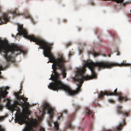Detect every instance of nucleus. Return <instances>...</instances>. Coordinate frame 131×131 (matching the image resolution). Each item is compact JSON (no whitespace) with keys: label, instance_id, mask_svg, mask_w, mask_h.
Wrapping results in <instances>:
<instances>
[{"label":"nucleus","instance_id":"obj_12","mask_svg":"<svg viewBox=\"0 0 131 131\" xmlns=\"http://www.w3.org/2000/svg\"><path fill=\"white\" fill-rule=\"evenodd\" d=\"M21 93V92L20 91L14 93V95L16 97L17 99L19 100H22L24 102L27 101L28 100V98H25L23 95L22 96L20 95H19Z\"/></svg>","mask_w":131,"mask_h":131},{"label":"nucleus","instance_id":"obj_36","mask_svg":"<svg viewBox=\"0 0 131 131\" xmlns=\"http://www.w3.org/2000/svg\"><path fill=\"white\" fill-rule=\"evenodd\" d=\"M88 53H89V54H90V53H91V52H89Z\"/></svg>","mask_w":131,"mask_h":131},{"label":"nucleus","instance_id":"obj_3","mask_svg":"<svg viewBox=\"0 0 131 131\" xmlns=\"http://www.w3.org/2000/svg\"><path fill=\"white\" fill-rule=\"evenodd\" d=\"M18 30L19 33L17 34L20 36L23 35L24 37L30 40V41H32L36 43L40 39L36 37L34 35H28L27 31L23 29L22 25H18Z\"/></svg>","mask_w":131,"mask_h":131},{"label":"nucleus","instance_id":"obj_13","mask_svg":"<svg viewBox=\"0 0 131 131\" xmlns=\"http://www.w3.org/2000/svg\"><path fill=\"white\" fill-rule=\"evenodd\" d=\"M126 123L125 120H124L123 123H120L117 127L114 128L113 129L114 130L116 131H119L121 130L122 129L123 127L124 126Z\"/></svg>","mask_w":131,"mask_h":131},{"label":"nucleus","instance_id":"obj_16","mask_svg":"<svg viewBox=\"0 0 131 131\" xmlns=\"http://www.w3.org/2000/svg\"><path fill=\"white\" fill-rule=\"evenodd\" d=\"M85 115H87L88 116H89L92 113V112H91L90 110L89 109L87 108L86 109L85 111Z\"/></svg>","mask_w":131,"mask_h":131},{"label":"nucleus","instance_id":"obj_27","mask_svg":"<svg viewBox=\"0 0 131 131\" xmlns=\"http://www.w3.org/2000/svg\"><path fill=\"white\" fill-rule=\"evenodd\" d=\"M83 51V50L82 49V50H79V53L80 54H81V53H82V52Z\"/></svg>","mask_w":131,"mask_h":131},{"label":"nucleus","instance_id":"obj_8","mask_svg":"<svg viewBox=\"0 0 131 131\" xmlns=\"http://www.w3.org/2000/svg\"><path fill=\"white\" fill-rule=\"evenodd\" d=\"M63 63L61 64L59 66H58L57 68L56 69L60 70L61 71L62 74L63 78H65L66 77L67 73L66 72V69L64 65V63Z\"/></svg>","mask_w":131,"mask_h":131},{"label":"nucleus","instance_id":"obj_30","mask_svg":"<svg viewBox=\"0 0 131 131\" xmlns=\"http://www.w3.org/2000/svg\"><path fill=\"white\" fill-rule=\"evenodd\" d=\"M2 108V106L1 105H0V109L1 110Z\"/></svg>","mask_w":131,"mask_h":131},{"label":"nucleus","instance_id":"obj_21","mask_svg":"<svg viewBox=\"0 0 131 131\" xmlns=\"http://www.w3.org/2000/svg\"><path fill=\"white\" fill-rule=\"evenodd\" d=\"M108 101L110 103H114L115 102V101L113 100L112 99H109L108 100Z\"/></svg>","mask_w":131,"mask_h":131},{"label":"nucleus","instance_id":"obj_32","mask_svg":"<svg viewBox=\"0 0 131 131\" xmlns=\"http://www.w3.org/2000/svg\"><path fill=\"white\" fill-rule=\"evenodd\" d=\"M63 21L64 22H66L67 21V20L66 19H64L63 20Z\"/></svg>","mask_w":131,"mask_h":131},{"label":"nucleus","instance_id":"obj_2","mask_svg":"<svg viewBox=\"0 0 131 131\" xmlns=\"http://www.w3.org/2000/svg\"><path fill=\"white\" fill-rule=\"evenodd\" d=\"M16 121L20 124L24 123L26 124V126L23 131H35L33 129L34 128L36 127L38 123L36 119H31L28 117H26L23 115L19 116L16 118ZM39 131H45L43 127H41Z\"/></svg>","mask_w":131,"mask_h":131},{"label":"nucleus","instance_id":"obj_14","mask_svg":"<svg viewBox=\"0 0 131 131\" xmlns=\"http://www.w3.org/2000/svg\"><path fill=\"white\" fill-rule=\"evenodd\" d=\"M0 90H1V93H0L1 94V96H0V100H1L2 99V97L3 98L6 97L8 94V92L6 90H5L3 91L2 90H3V88H0Z\"/></svg>","mask_w":131,"mask_h":131},{"label":"nucleus","instance_id":"obj_24","mask_svg":"<svg viewBox=\"0 0 131 131\" xmlns=\"http://www.w3.org/2000/svg\"><path fill=\"white\" fill-rule=\"evenodd\" d=\"M68 113V111L67 110H64L62 112V113H64L66 114H67Z\"/></svg>","mask_w":131,"mask_h":131},{"label":"nucleus","instance_id":"obj_31","mask_svg":"<svg viewBox=\"0 0 131 131\" xmlns=\"http://www.w3.org/2000/svg\"><path fill=\"white\" fill-rule=\"evenodd\" d=\"M71 55H72V54H71V53L70 52H69V56L70 57Z\"/></svg>","mask_w":131,"mask_h":131},{"label":"nucleus","instance_id":"obj_34","mask_svg":"<svg viewBox=\"0 0 131 131\" xmlns=\"http://www.w3.org/2000/svg\"><path fill=\"white\" fill-rule=\"evenodd\" d=\"M108 55L109 57H110L111 56V54H108Z\"/></svg>","mask_w":131,"mask_h":131},{"label":"nucleus","instance_id":"obj_1","mask_svg":"<svg viewBox=\"0 0 131 131\" xmlns=\"http://www.w3.org/2000/svg\"><path fill=\"white\" fill-rule=\"evenodd\" d=\"M35 44L39 45L41 48L44 50L43 54L45 57H48L49 59V61L47 63L50 62L53 63L52 65L53 72L50 79L53 80L54 82L50 83L48 86L49 89L52 90L58 91L62 89L68 92L70 95H74L81 91V88L83 82V80H89L96 77L97 75L95 71V67H97L99 70L103 69V61L96 62L95 63L88 62L82 68H78L75 76L73 78L74 82H78L77 83L78 87L76 90L73 91L69 86L62 83L59 78L60 74L57 72L56 68L62 63L68 62L63 54H59L58 57L55 59L51 51L53 44L49 43L41 39Z\"/></svg>","mask_w":131,"mask_h":131},{"label":"nucleus","instance_id":"obj_20","mask_svg":"<svg viewBox=\"0 0 131 131\" xmlns=\"http://www.w3.org/2000/svg\"><path fill=\"white\" fill-rule=\"evenodd\" d=\"M72 43L71 42H69V43H67L66 44V48L68 47L69 46H70L71 45Z\"/></svg>","mask_w":131,"mask_h":131},{"label":"nucleus","instance_id":"obj_10","mask_svg":"<svg viewBox=\"0 0 131 131\" xmlns=\"http://www.w3.org/2000/svg\"><path fill=\"white\" fill-rule=\"evenodd\" d=\"M122 107L121 106H118L117 109V112L118 114H122L123 116H125L126 117H128V113L130 112L129 111L128 112L126 111H122Z\"/></svg>","mask_w":131,"mask_h":131},{"label":"nucleus","instance_id":"obj_35","mask_svg":"<svg viewBox=\"0 0 131 131\" xmlns=\"http://www.w3.org/2000/svg\"><path fill=\"white\" fill-rule=\"evenodd\" d=\"M86 45V43H84V46H85V45Z\"/></svg>","mask_w":131,"mask_h":131},{"label":"nucleus","instance_id":"obj_18","mask_svg":"<svg viewBox=\"0 0 131 131\" xmlns=\"http://www.w3.org/2000/svg\"><path fill=\"white\" fill-rule=\"evenodd\" d=\"M24 113L26 115H30V112L27 109H25L24 111Z\"/></svg>","mask_w":131,"mask_h":131},{"label":"nucleus","instance_id":"obj_7","mask_svg":"<svg viewBox=\"0 0 131 131\" xmlns=\"http://www.w3.org/2000/svg\"><path fill=\"white\" fill-rule=\"evenodd\" d=\"M75 117V115L73 114L69 115L68 117L69 122L67 124L66 127L71 129H73L75 128L74 126L72 125L71 123V122L74 119Z\"/></svg>","mask_w":131,"mask_h":131},{"label":"nucleus","instance_id":"obj_11","mask_svg":"<svg viewBox=\"0 0 131 131\" xmlns=\"http://www.w3.org/2000/svg\"><path fill=\"white\" fill-rule=\"evenodd\" d=\"M19 103L17 101H15L13 104L8 105V106L13 111L16 110L18 111L20 110L19 107L17 105H19Z\"/></svg>","mask_w":131,"mask_h":131},{"label":"nucleus","instance_id":"obj_23","mask_svg":"<svg viewBox=\"0 0 131 131\" xmlns=\"http://www.w3.org/2000/svg\"><path fill=\"white\" fill-rule=\"evenodd\" d=\"M80 108V106L79 105H77L76 107V110H77Z\"/></svg>","mask_w":131,"mask_h":131},{"label":"nucleus","instance_id":"obj_5","mask_svg":"<svg viewBox=\"0 0 131 131\" xmlns=\"http://www.w3.org/2000/svg\"><path fill=\"white\" fill-rule=\"evenodd\" d=\"M44 108L45 110H48V113L50 115L49 120L48 121V123L49 125L51 126L52 122V117L54 113L53 109L49 105L47 104L45 105Z\"/></svg>","mask_w":131,"mask_h":131},{"label":"nucleus","instance_id":"obj_25","mask_svg":"<svg viewBox=\"0 0 131 131\" xmlns=\"http://www.w3.org/2000/svg\"><path fill=\"white\" fill-rule=\"evenodd\" d=\"M94 56H97L99 55V54L98 53H96V52L94 53Z\"/></svg>","mask_w":131,"mask_h":131},{"label":"nucleus","instance_id":"obj_29","mask_svg":"<svg viewBox=\"0 0 131 131\" xmlns=\"http://www.w3.org/2000/svg\"><path fill=\"white\" fill-rule=\"evenodd\" d=\"M9 88L8 86H7L6 87V89H7V90H8V89H9Z\"/></svg>","mask_w":131,"mask_h":131},{"label":"nucleus","instance_id":"obj_17","mask_svg":"<svg viewBox=\"0 0 131 131\" xmlns=\"http://www.w3.org/2000/svg\"><path fill=\"white\" fill-rule=\"evenodd\" d=\"M5 118V117L4 116L0 117V121L4 119ZM0 131H5V129L3 128L0 125Z\"/></svg>","mask_w":131,"mask_h":131},{"label":"nucleus","instance_id":"obj_33","mask_svg":"<svg viewBox=\"0 0 131 131\" xmlns=\"http://www.w3.org/2000/svg\"><path fill=\"white\" fill-rule=\"evenodd\" d=\"M105 131H111V130H105Z\"/></svg>","mask_w":131,"mask_h":131},{"label":"nucleus","instance_id":"obj_6","mask_svg":"<svg viewBox=\"0 0 131 131\" xmlns=\"http://www.w3.org/2000/svg\"><path fill=\"white\" fill-rule=\"evenodd\" d=\"M17 9H16L14 11L12 12L11 13L13 15V16L15 17L16 16H19L20 15H23L22 13H18L17 14L16 13ZM24 16L26 18H29L31 19V20L34 23H35L33 21V18L31 17V16L29 14L28 11L27 10H26L24 12V13L23 14Z\"/></svg>","mask_w":131,"mask_h":131},{"label":"nucleus","instance_id":"obj_22","mask_svg":"<svg viewBox=\"0 0 131 131\" xmlns=\"http://www.w3.org/2000/svg\"><path fill=\"white\" fill-rule=\"evenodd\" d=\"M93 129V126L92 124H91L90 126V127L89 128V130H92Z\"/></svg>","mask_w":131,"mask_h":131},{"label":"nucleus","instance_id":"obj_4","mask_svg":"<svg viewBox=\"0 0 131 131\" xmlns=\"http://www.w3.org/2000/svg\"><path fill=\"white\" fill-rule=\"evenodd\" d=\"M117 89H116L114 90V92H112L109 91L103 92L102 91H101L100 94L99 96V97L100 99H103L104 98V96L107 95H114L119 96V100L120 101H126L130 100V99L128 98L126 96H122L121 95L120 93H118L117 92Z\"/></svg>","mask_w":131,"mask_h":131},{"label":"nucleus","instance_id":"obj_9","mask_svg":"<svg viewBox=\"0 0 131 131\" xmlns=\"http://www.w3.org/2000/svg\"><path fill=\"white\" fill-rule=\"evenodd\" d=\"M10 19V17H8L7 14H4L3 17H0V25L1 23L6 24L8 21Z\"/></svg>","mask_w":131,"mask_h":131},{"label":"nucleus","instance_id":"obj_28","mask_svg":"<svg viewBox=\"0 0 131 131\" xmlns=\"http://www.w3.org/2000/svg\"><path fill=\"white\" fill-rule=\"evenodd\" d=\"M122 65H124V66H127L128 65V64H125L123 63L122 64Z\"/></svg>","mask_w":131,"mask_h":131},{"label":"nucleus","instance_id":"obj_19","mask_svg":"<svg viewBox=\"0 0 131 131\" xmlns=\"http://www.w3.org/2000/svg\"><path fill=\"white\" fill-rule=\"evenodd\" d=\"M58 120H60V119L62 118H63V117H62V113H59L58 114Z\"/></svg>","mask_w":131,"mask_h":131},{"label":"nucleus","instance_id":"obj_26","mask_svg":"<svg viewBox=\"0 0 131 131\" xmlns=\"http://www.w3.org/2000/svg\"><path fill=\"white\" fill-rule=\"evenodd\" d=\"M78 128L80 130V131H82L83 130V128H81L80 127H78Z\"/></svg>","mask_w":131,"mask_h":131},{"label":"nucleus","instance_id":"obj_37","mask_svg":"<svg viewBox=\"0 0 131 131\" xmlns=\"http://www.w3.org/2000/svg\"><path fill=\"white\" fill-rule=\"evenodd\" d=\"M125 4H124V3H123V5L124 6V5H125Z\"/></svg>","mask_w":131,"mask_h":131},{"label":"nucleus","instance_id":"obj_15","mask_svg":"<svg viewBox=\"0 0 131 131\" xmlns=\"http://www.w3.org/2000/svg\"><path fill=\"white\" fill-rule=\"evenodd\" d=\"M22 106L25 108V109H27L29 105V103L27 102H24L21 103Z\"/></svg>","mask_w":131,"mask_h":131}]
</instances>
